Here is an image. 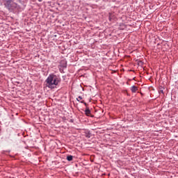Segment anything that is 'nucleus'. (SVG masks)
<instances>
[{"instance_id": "f257e3e1", "label": "nucleus", "mask_w": 178, "mask_h": 178, "mask_svg": "<svg viewBox=\"0 0 178 178\" xmlns=\"http://www.w3.org/2000/svg\"><path fill=\"white\" fill-rule=\"evenodd\" d=\"M45 81L47 83L46 86L49 88H55V86H58L59 83H60V79H59L56 75L51 74L49 75Z\"/></svg>"}, {"instance_id": "f03ea898", "label": "nucleus", "mask_w": 178, "mask_h": 178, "mask_svg": "<svg viewBox=\"0 0 178 178\" xmlns=\"http://www.w3.org/2000/svg\"><path fill=\"white\" fill-rule=\"evenodd\" d=\"M3 5L5 8L8 9V10H14V9H16V8H17V3H15L12 0H5L3 1Z\"/></svg>"}, {"instance_id": "7ed1b4c3", "label": "nucleus", "mask_w": 178, "mask_h": 178, "mask_svg": "<svg viewBox=\"0 0 178 178\" xmlns=\"http://www.w3.org/2000/svg\"><path fill=\"white\" fill-rule=\"evenodd\" d=\"M59 66L60 67H64L65 69H66L67 67V61H66V60H62L60 62Z\"/></svg>"}, {"instance_id": "20e7f679", "label": "nucleus", "mask_w": 178, "mask_h": 178, "mask_svg": "<svg viewBox=\"0 0 178 178\" xmlns=\"http://www.w3.org/2000/svg\"><path fill=\"white\" fill-rule=\"evenodd\" d=\"M85 114L86 115V116H90V115L91 114V111H90V108L88 107H86V108L85 109Z\"/></svg>"}, {"instance_id": "39448f33", "label": "nucleus", "mask_w": 178, "mask_h": 178, "mask_svg": "<svg viewBox=\"0 0 178 178\" xmlns=\"http://www.w3.org/2000/svg\"><path fill=\"white\" fill-rule=\"evenodd\" d=\"M137 90H138V88H137V86H133L131 88V92H136Z\"/></svg>"}, {"instance_id": "423d86ee", "label": "nucleus", "mask_w": 178, "mask_h": 178, "mask_svg": "<svg viewBox=\"0 0 178 178\" xmlns=\"http://www.w3.org/2000/svg\"><path fill=\"white\" fill-rule=\"evenodd\" d=\"M67 161H68L69 162L73 161V156L72 155H69L67 156Z\"/></svg>"}, {"instance_id": "0eeeda50", "label": "nucleus", "mask_w": 178, "mask_h": 178, "mask_svg": "<svg viewBox=\"0 0 178 178\" xmlns=\"http://www.w3.org/2000/svg\"><path fill=\"white\" fill-rule=\"evenodd\" d=\"M108 19H109L110 22L112 21V13L108 14Z\"/></svg>"}, {"instance_id": "6e6552de", "label": "nucleus", "mask_w": 178, "mask_h": 178, "mask_svg": "<svg viewBox=\"0 0 178 178\" xmlns=\"http://www.w3.org/2000/svg\"><path fill=\"white\" fill-rule=\"evenodd\" d=\"M79 99H83V97H81V96H79L78 98H76V101H78L79 102H80Z\"/></svg>"}, {"instance_id": "1a4fd4ad", "label": "nucleus", "mask_w": 178, "mask_h": 178, "mask_svg": "<svg viewBox=\"0 0 178 178\" xmlns=\"http://www.w3.org/2000/svg\"><path fill=\"white\" fill-rule=\"evenodd\" d=\"M86 137H87L88 138H90V134L86 135Z\"/></svg>"}, {"instance_id": "9d476101", "label": "nucleus", "mask_w": 178, "mask_h": 178, "mask_svg": "<svg viewBox=\"0 0 178 178\" xmlns=\"http://www.w3.org/2000/svg\"><path fill=\"white\" fill-rule=\"evenodd\" d=\"M81 104H84V101H81Z\"/></svg>"}, {"instance_id": "9b49d317", "label": "nucleus", "mask_w": 178, "mask_h": 178, "mask_svg": "<svg viewBox=\"0 0 178 178\" xmlns=\"http://www.w3.org/2000/svg\"><path fill=\"white\" fill-rule=\"evenodd\" d=\"M83 104L86 106H87V103L84 102Z\"/></svg>"}, {"instance_id": "f8f14e48", "label": "nucleus", "mask_w": 178, "mask_h": 178, "mask_svg": "<svg viewBox=\"0 0 178 178\" xmlns=\"http://www.w3.org/2000/svg\"><path fill=\"white\" fill-rule=\"evenodd\" d=\"M39 2H42V0H38Z\"/></svg>"}, {"instance_id": "ddd939ff", "label": "nucleus", "mask_w": 178, "mask_h": 178, "mask_svg": "<svg viewBox=\"0 0 178 178\" xmlns=\"http://www.w3.org/2000/svg\"><path fill=\"white\" fill-rule=\"evenodd\" d=\"M161 91V92H162V94H163V90H160Z\"/></svg>"}]
</instances>
